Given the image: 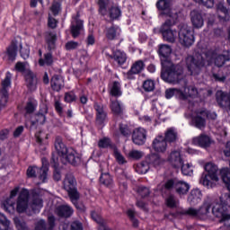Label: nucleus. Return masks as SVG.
Segmentation results:
<instances>
[{
	"label": "nucleus",
	"mask_w": 230,
	"mask_h": 230,
	"mask_svg": "<svg viewBox=\"0 0 230 230\" xmlns=\"http://www.w3.org/2000/svg\"><path fill=\"white\" fill-rule=\"evenodd\" d=\"M230 60V51L226 50L223 54H218L215 50H207L206 52H196L185 58V66L190 76H199L202 69L209 67L211 64L217 67H222L226 62Z\"/></svg>",
	"instance_id": "nucleus-1"
},
{
	"label": "nucleus",
	"mask_w": 230,
	"mask_h": 230,
	"mask_svg": "<svg viewBox=\"0 0 230 230\" xmlns=\"http://www.w3.org/2000/svg\"><path fill=\"white\" fill-rule=\"evenodd\" d=\"M161 77L168 84H179L182 80V67L170 60L162 61Z\"/></svg>",
	"instance_id": "nucleus-2"
},
{
	"label": "nucleus",
	"mask_w": 230,
	"mask_h": 230,
	"mask_svg": "<svg viewBox=\"0 0 230 230\" xmlns=\"http://www.w3.org/2000/svg\"><path fill=\"white\" fill-rule=\"evenodd\" d=\"M205 170L208 174L203 173L199 179V183L206 188H215L214 182H218V166L213 163H208L205 165Z\"/></svg>",
	"instance_id": "nucleus-3"
},
{
	"label": "nucleus",
	"mask_w": 230,
	"mask_h": 230,
	"mask_svg": "<svg viewBox=\"0 0 230 230\" xmlns=\"http://www.w3.org/2000/svg\"><path fill=\"white\" fill-rule=\"evenodd\" d=\"M211 206H213L211 200L207 199L198 209L195 208H189L187 210L181 212V215H188L189 217L198 218L199 220H208V218L211 217Z\"/></svg>",
	"instance_id": "nucleus-4"
},
{
	"label": "nucleus",
	"mask_w": 230,
	"mask_h": 230,
	"mask_svg": "<svg viewBox=\"0 0 230 230\" xmlns=\"http://www.w3.org/2000/svg\"><path fill=\"white\" fill-rule=\"evenodd\" d=\"M164 190L172 191L174 190L178 195H186L190 191V184L175 179H170L165 183L158 184L157 190L164 193Z\"/></svg>",
	"instance_id": "nucleus-5"
},
{
	"label": "nucleus",
	"mask_w": 230,
	"mask_h": 230,
	"mask_svg": "<svg viewBox=\"0 0 230 230\" xmlns=\"http://www.w3.org/2000/svg\"><path fill=\"white\" fill-rule=\"evenodd\" d=\"M63 188L67 191L71 202L76 204V201L80 199V193H78V190L76 189V179L73 173L68 172L66 174L63 181Z\"/></svg>",
	"instance_id": "nucleus-6"
},
{
	"label": "nucleus",
	"mask_w": 230,
	"mask_h": 230,
	"mask_svg": "<svg viewBox=\"0 0 230 230\" xmlns=\"http://www.w3.org/2000/svg\"><path fill=\"white\" fill-rule=\"evenodd\" d=\"M176 21L177 19H167L160 27V33L164 40L171 44H173L177 40V36L179 35L177 30L172 29V26H175Z\"/></svg>",
	"instance_id": "nucleus-7"
},
{
	"label": "nucleus",
	"mask_w": 230,
	"mask_h": 230,
	"mask_svg": "<svg viewBox=\"0 0 230 230\" xmlns=\"http://www.w3.org/2000/svg\"><path fill=\"white\" fill-rule=\"evenodd\" d=\"M213 94L212 90L197 89L195 85H189L181 91V100H188V98H199V100H206L208 96Z\"/></svg>",
	"instance_id": "nucleus-8"
},
{
	"label": "nucleus",
	"mask_w": 230,
	"mask_h": 230,
	"mask_svg": "<svg viewBox=\"0 0 230 230\" xmlns=\"http://www.w3.org/2000/svg\"><path fill=\"white\" fill-rule=\"evenodd\" d=\"M179 30L178 37L180 44H181L183 48H190V46H193L195 36L193 35L191 27L188 26V24L181 23Z\"/></svg>",
	"instance_id": "nucleus-9"
},
{
	"label": "nucleus",
	"mask_w": 230,
	"mask_h": 230,
	"mask_svg": "<svg viewBox=\"0 0 230 230\" xmlns=\"http://www.w3.org/2000/svg\"><path fill=\"white\" fill-rule=\"evenodd\" d=\"M206 119H217V113L211 112L206 109L196 111V116L193 117L192 121L196 128H205Z\"/></svg>",
	"instance_id": "nucleus-10"
},
{
	"label": "nucleus",
	"mask_w": 230,
	"mask_h": 230,
	"mask_svg": "<svg viewBox=\"0 0 230 230\" xmlns=\"http://www.w3.org/2000/svg\"><path fill=\"white\" fill-rule=\"evenodd\" d=\"M15 69L23 73L27 86L31 91H35L37 89V75L31 70H26L24 63L18 62L15 65Z\"/></svg>",
	"instance_id": "nucleus-11"
},
{
	"label": "nucleus",
	"mask_w": 230,
	"mask_h": 230,
	"mask_svg": "<svg viewBox=\"0 0 230 230\" xmlns=\"http://www.w3.org/2000/svg\"><path fill=\"white\" fill-rule=\"evenodd\" d=\"M49 171V167L48 165V161L46 159H42V166L39 168L37 166H30L27 169V176L28 177H37V173H39V179L42 182H46V179H48V172Z\"/></svg>",
	"instance_id": "nucleus-12"
},
{
	"label": "nucleus",
	"mask_w": 230,
	"mask_h": 230,
	"mask_svg": "<svg viewBox=\"0 0 230 230\" xmlns=\"http://www.w3.org/2000/svg\"><path fill=\"white\" fill-rule=\"evenodd\" d=\"M12 85V74L6 73L5 78L2 80L0 89V107H5L8 103V90Z\"/></svg>",
	"instance_id": "nucleus-13"
},
{
	"label": "nucleus",
	"mask_w": 230,
	"mask_h": 230,
	"mask_svg": "<svg viewBox=\"0 0 230 230\" xmlns=\"http://www.w3.org/2000/svg\"><path fill=\"white\" fill-rule=\"evenodd\" d=\"M156 8L161 12L160 15L163 17L177 19V13H173L172 10V0H159L156 3Z\"/></svg>",
	"instance_id": "nucleus-14"
},
{
	"label": "nucleus",
	"mask_w": 230,
	"mask_h": 230,
	"mask_svg": "<svg viewBox=\"0 0 230 230\" xmlns=\"http://www.w3.org/2000/svg\"><path fill=\"white\" fill-rule=\"evenodd\" d=\"M30 200V191L22 189L18 196L16 202V211L18 213H24L28 209V202Z\"/></svg>",
	"instance_id": "nucleus-15"
},
{
	"label": "nucleus",
	"mask_w": 230,
	"mask_h": 230,
	"mask_svg": "<svg viewBox=\"0 0 230 230\" xmlns=\"http://www.w3.org/2000/svg\"><path fill=\"white\" fill-rule=\"evenodd\" d=\"M61 163L63 164H73V166H76L80 164V157L76 154V151L73 149H69L67 153L61 157Z\"/></svg>",
	"instance_id": "nucleus-16"
},
{
	"label": "nucleus",
	"mask_w": 230,
	"mask_h": 230,
	"mask_svg": "<svg viewBox=\"0 0 230 230\" xmlns=\"http://www.w3.org/2000/svg\"><path fill=\"white\" fill-rule=\"evenodd\" d=\"M132 141L135 145H145L146 143V129L143 128H135L132 133Z\"/></svg>",
	"instance_id": "nucleus-17"
},
{
	"label": "nucleus",
	"mask_w": 230,
	"mask_h": 230,
	"mask_svg": "<svg viewBox=\"0 0 230 230\" xmlns=\"http://www.w3.org/2000/svg\"><path fill=\"white\" fill-rule=\"evenodd\" d=\"M152 146L155 152H157L158 154H164L166 152V148H168V144L166 143L164 137L158 136L153 140Z\"/></svg>",
	"instance_id": "nucleus-18"
},
{
	"label": "nucleus",
	"mask_w": 230,
	"mask_h": 230,
	"mask_svg": "<svg viewBox=\"0 0 230 230\" xmlns=\"http://www.w3.org/2000/svg\"><path fill=\"white\" fill-rule=\"evenodd\" d=\"M48 222L49 225L46 223V220L40 219L35 223V230H53V227H55V217L49 216Z\"/></svg>",
	"instance_id": "nucleus-19"
},
{
	"label": "nucleus",
	"mask_w": 230,
	"mask_h": 230,
	"mask_svg": "<svg viewBox=\"0 0 230 230\" xmlns=\"http://www.w3.org/2000/svg\"><path fill=\"white\" fill-rule=\"evenodd\" d=\"M216 100L223 109H228L230 111V95L223 91H217L216 93Z\"/></svg>",
	"instance_id": "nucleus-20"
},
{
	"label": "nucleus",
	"mask_w": 230,
	"mask_h": 230,
	"mask_svg": "<svg viewBox=\"0 0 230 230\" xmlns=\"http://www.w3.org/2000/svg\"><path fill=\"white\" fill-rule=\"evenodd\" d=\"M192 143L194 145L201 146V148H208V146H211L213 140H211V137H209V136L201 134L199 137H194Z\"/></svg>",
	"instance_id": "nucleus-21"
},
{
	"label": "nucleus",
	"mask_w": 230,
	"mask_h": 230,
	"mask_svg": "<svg viewBox=\"0 0 230 230\" xmlns=\"http://www.w3.org/2000/svg\"><path fill=\"white\" fill-rule=\"evenodd\" d=\"M46 114H48V108H44L43 113L40 111L33 115L31 120V127L44 125V123H46Z\"/></svg>",
	"instance_id": "nucleus-22"
},
{
	"label": "nucleus",
	"mask_w": 230,
	"mask_h": 230,
	"mask_svg": "<svg viewBox=\"0 0 230 230\" xmlns=\"http://www.w3.org/2000/svg\"><path fill=\"white\" fill-rule=\"evenodd\" d=\"M168 161L171 163L173 168H181V166H182V158L181 157V152L172 151L168 156Z\"/></svg>",
	"instance_id": "nucleus-23"
},
{
	"label": "nucleus",
	"mask_w": 230,
	"mask_h": 230,
	"mask_svg": "<svg viewBox=\"0 0 230 230\" xmlns=\"http://www.w3.org/2000/svg\"><path fill=\"white\" fill-rule=\"evenodd\" d=\"M190 21L194 28H202V26H204V19L198 10L190 12Z\"/></svg>",
	"instance_id": "nucleus-24"
},
{
	"label": "nucleus",
	"mask_w": 230,
	"mask_h": 230,
	"mask_svg": "<svg viewBox=\"0 0 230 230\" xmlns=\"http://www.w3.org/2000/svg\"><path fill=\"white\" fill-rule=\"evenodd\" d=\"M146 161L149 163V164L155 166V168H157L158 166H163V164H164V159L161 157V155L157 153H153L147 155Z\"/></svg>",
	"instance_id": "nucleus-25"
},
{
	"label": "nucleus",
	"mask_w": 230,
	"mask_h": 230,
	"mask_svg": "<svg viewBox=\"0 0 230 230\" xmlns=\"http://www.w3.org/2000/svg\"><path fill=\"white\" fill-rule=\"evenodd\" d=\"M73 208L67 205H61L56 208V213L58 217L62 218H69L73 215Z\"/></svg>",
	"instance_id": "nucleus-26"
},
{
	"label": "nucleus",
	"mask_w": 230,
	"mask_h": 230,
	"mask_svg": "<svg viewBox=\"0 0 230 230\" xmlns=\"http://www.w3.org/2000/svg\"><path fill=\"white\" fill-rule=\"evenodd\" d=\"M84 29V22L78 18H75V21L72 22L71 25V33L74 39H76L78 35H80V31Z\"/></svg>",
	"instance_id": "nucleus-27"
},
{
	"label": "nucleus",
	"mask_w": 230,
	"mask_h": 230,
	"mask_svg": "<svg viewBox=\"0 0 230 230\" xmlns=\"http://www.w3.org/2000/svg\"><path fill=\"white\" fill-rule=\"evenodd\" d=\"M51 89L56 93H60L64 89V79L59 75H54L50 81Z\"/></svg>",
	"instance_id": "nucleus-28"
},
{
	"label": "nucleus",
	"mask_w": 230,
	"mask_h": 230,
	"mask_svg": "<svg viewBox=\"0 0 230 230\" xmlns=\"http://www.w3.org/2000/svg\"><path fill=\"white\" fill-rule=\"evenodd\" d=\"M51 163H53L54 166V174L53 179L57 182L62 179V174L60 173V170L58 169V154H52Z\"/></svg>",
	"instance_id": "nucleus-29"
},
{
	"label": "nucleus",
	"mask_w": 230,
	"mask_h": 230,
	"mask_svg": "<svg viewBox=\"0 0 230 230\" xmlns=\"http://www.w3.org/2000/svg\"><path fill=\"white\" fill-rule=\"evenodd\" d=\"M202 200V192L199 190H193L190 191V194L188 197V201L191 206H197L198 204H200V201Z\"/></svg>",
	"instance_id": "nucleus-30"
},
{
	"label": "nucleus",
	"mask_w": 230,
	"mask_h": 230,
	"mask_svg": "<svg viewBox=\"0 0 230 230\" xmlns=\"http://www.w3.org/2000/svg\"><path fill=\"white\" fill-rule=\"evenodd\" d=\"M55 148L58 154V155L62 158L63 155L67 154L68 150L66 145L62 142V138L60 137H56L55 141Z\"/></svg>",
	"instance_id": "nucleus-31"
},
{
	"label": "nucleus",
	"mask_w": 230,
	"mask_h": 230,
	"mask_svg": "<svg viewBox=\"0 0 230 230\" xmlns=\"http://www.w3.org/2000/svg\"><path fill=\"white\" fill-rule=\"evenodd\" d=\"M43 206V201L40 196L37 194L32 195V202L31 208L34 213H39Z\"/></svg>",
	"instance_id": "nucleus-32"
},
{
	"label": "nucleus",
	"mask_w": 230,
	"mask_h": 230,
	"mask_svg": "<svg viewBox=\"0 0 230 230\" xmlns=\"http://www.w3.org/2000/svg\"><path fill=\"white\" fill-rule=\"evenodd\" d=\"M158 53L160 57H162L161 62L163 63L164 60H168V57H170V54L172 53V48L170 45L166 44L160 45Z\"/></svg>",
	"instance_id": "nucleus-33"
},
{
	"label": "nucleus",
	"mask_w": 230,
	"mask_h": 230,
	"mask_svg": "<svg viewBox=\"0 0 230 230\" xmlns=\"http://www.w3.org/2000/svg\"><path fill=\"white\" fill-rule=\"evenodd\" d=\"M6 55L8 57V60H11V62H13V60H15V58L17 57V42L16 41H12V43L6 49Z\"/></svg>",
	"instance_id": "nucleus-34"
},
{
	"label": "nucleus",
	"mask_w": 230,
	"mask_h": 230,
	"mask_svg": "<svg viewBox=\"0 0 230 230\" xmlns=\"http://www.w3.org/2000/svg\"><path fill=\"white\" fill-rule=\"evenodd\" d=\"M45 40L48 45V49L51 51V49H55V42H57V34L53 32H47L45 36Z\"/></svg>",
	"instance_id": "nucleus-35"
},
{
	"label": "nucleus",
	"mask_w": 230,
	"mask_h": 230,
	"mask_svg": "<svg viewBox=\"0 0 230 230\" xmlns=\"http://www.w3.org/2000/svg\"><path fill=\"white\" fill-rule=\"evenodd\" d=\"M4 209L7 211V213H13L15 211V199L7 198L3 202Z\"/></svg>",
	"instance_id": "nucleus-36"
},
{
	"label": "nucleus",
	"mask_w": 230,
	"mask_h": 230,
	"mask_svg": "<svg viewBox=\"0 0 230 230\" xmlns=\"http://www.w3.org/2000/svg\"><path fill=\"white\" fill-rule=\"evenodd\" d=\"M143 67H145V63L142 60H138L132 65L128 75H138L140 71H143Z\"/></svg>",
	"instance_id": "nucleus-37"
},
{
	"label": "nucleus",
	"mask_w": 230,
	"mask_h": 230,
	"mask_svg": "<svg viewBox=\"0 0 230 230\" xmlns=\"http://www.w3.org/2000/svg\"><path fill=\"white\" fill-rule=\"evenodd\" d=\"M148 170H150V163L146 161H146L140 162L136 167V172L140 174L147 173Z\"/></svg>",
	"instance_id": "nucleus-38"
},
{
	"label": "nucleus",
	"mask_w": 230,
	"mask_h": 230,
	"mask_svg": "<svg viewBox=\"0 0 230 230\" xmlns=\"http://www.w3.org/2000/svg\"><path fill=\"white\" fill-rule=\"evenodd\" d=\"M217 12L219 19L226 20L227 18V15H229V10L226 6H224V4L219 3L217 5Z\"/></svg>",
	"instance_id": "nucleus-39"
},
{
	"label": "nucleus",
	"mask_w": 230,
	"mask_h": 230,
	"mask_svg": "<svg viewBox=\"0 0 230 230\" xmlns=\"http://www.w3.org/2000/svg\"><path fill=\"white\" fill-rule=\"evenodd\" d=\"M113 58L119 66H123L124 62H127V55L120 50H116L113 54Z\"/></svg>",
	"instance_id": "nucleus-40"
},
{
	"label": "nucleus",
	"mask_w": 230,
	"mask_h": 230,
	"mask_svg": "<svg viewBox=\"0 0 230 230\" xmlns=\"http://www.w3.org/2000/svg\"><path fill=\"white\" fill-rule=\"evenodd\" d=\"M164 137L168 143H175V141H177V132H175L173 128H169Z\"/></svg>",
	"instance_id": "nucleus-41"
},
{
	"label": "nucleus",
	"mask_w": 230,
	"mask_h": 230,
	"mask_svg": "<svg viewBox=\"0 0 230 230\" xmlns=\"http://www.w3.org/2000/svg\"><path fill=\"white\" fill-rule=\"evenodd\" d=\"M100 182L101 184L107 186V188H111L113 184L112 176H111L109 172L102 173L100 177Z\"/></svg>",
	"instance_id": "nucleus-42"
},
{
	"label": "nucleus",
	"mask_w": 230,
	"mask_h": 230,
	"mask_svg": "<svg viewBox=\"0 0 230 230\" xmlns=\"http://www.w3.org/2000/svg\"><path fill=\"white\" fill-rule=\"evenodd\" d=\"M40 66H53V54L51 52L44 54V58L39 60Z\"/></svg>",
	"instance_id": "nucleus-43"
},
{
	"label": "nucleus",
	"mask_w": 230,
	"mask_h": 230,
	"mask_svg": "<svg viewBox=\"0 0 230 230\" xmlns=\"http://www.w3.org/2000/svg\"><path fill=\"white\" fill-rule=\"evenodd\" d=\"M221 205L225 208H230V193L229 191H223L219 197Z\"/></svg>",
	"instance_id": "nucleus-44"
},
{
	"label": "nucleus",
	"mask_w": 230,
	"mask_h": 230,
	"mask_svg": "<svg viewBox=\"0 0 230 230\" xmlns=\"http://www.w3.org/2000/svg\"><path fill=\"white\" fill-rule=\"evenodd\" d=\"M13 223L17 230H30L28 226H26V222H24L23 218L14 217Z\"/></svg>",
	"instance_id": "nucleus-45"
},
{
	"label": "nucleus",
	"mask_w": 230,
	"mask_h": 230,
	"mask_svg": "<svg viewBox=\"0 0 230 230\" xmlns=\"http://www.w3.org/2000/svg\"><path fill=\"white\" fill-rule=\"evenodd\" d=\"M111 109L116 116H120V114H123V110L121 109V105H119V102L118 101H111Z\"/></svg>",
	"instance_id": "nucleus-46"
},
{
	"label": "nucleus",
	"mask_w": 230,
	"mask_h": 230,
	"mask_svg": "<svg viewBox=\"0 0 230 230\" xmlns=\"http://www.w3.org/2000/svg\"><path fill=\"white\" fill-rule=\"evenodd\" d=\"M111 96H121V85L119 82L115 81L111 89Z\"/></svg>",
	"instance_id": "nucleus-47"
},
{
	"label": "nucleus",
	"mask_w": 230,
	"mask_h": 230,
	"mask_svg": "<svg viewBox=\"0 0 230 230\" xmlns=\"http://www.w3.org/2000/svg\"><path fill=\"white\" fill-rule=\"evenodd\" d=\"M182 90L179 88H169L165 91V98L170 100L175 94H179L181 97Z\"/></svg>",
	"instance_id": "nucleus-48"
},
{
	"label": "nucleus",
	"mask_w": 230,
	"mask_h": 230,
	"mask_svg": "<svg viewBox=\"0 0 230 230\" xmlns=\"http://www.w3.org/2000/svg\"><path fill=\"white\" fill-rule=\"evenodd\" d=\"M180 168H181V172L183 175H191V173H193V167L190 164H184L182 162Z\"/></svg>",
	"instance_id": "nucleus-49"
},
{
	"label": "nucleus",
	"mask_w": 230,
	"mask_h": 230,
	"mask_svg": "<svg viewBox=\"0 0 230 230\" xmlns=\"http://www.w3.org/2000/svg\"><path fill=\"white\" fill-rule=\"evenodd\" d=\"M143 89L146 93H150L155 89V84L154 83L153 80H146L143 84Z\"/></svg>",
	"instance_id": "nucleus-50"
},
{
	"label": "nucleus",
	"mask_w": 230,
	"mask_h": 230,
	"mask_svg": "<svg viewBox=\"0 0 230 230\" xmlns=\"http://www.w3.org/2000/svg\"><path fill=\"white\" fill-rule=\"evenodd\" d=\"M10 227V221L4 214L0 213V230L7 229Z\"/></svg>",
	"instance_id": "nucleus-51"
},
{
	"label": "nucleus",
	"mask_w": 230,
	"mask_h": 230,
	"mask_svg": "<svg viewBox=\"0 0 230 230\" xmlns=\"http://www.w3.org/2000/svg\"><path fill=\"white\" fill-rule=\"evenodd\" d=\"M118 29L115 27H110L106 31V37L109 40H114L116 39Z\"/></svg>",
	"instance_id": "nucleus-52"
},
{
	"label": "nucleus",
	"mask_w": 230,
	"mask_h": 230,
	"mask_svg": "<svg viewBox=\"0 0 230 230\" xmlns=\"http://www.w3.org/2000/svg\"><path fill=\"white\" fill-rule=\"evenodd\" d=\"M137 193L142 197V199H146V197H148L150 195V189L146 187L140 186L137 190Z\"/></svg>",
	"instance_id": "nucleus-53"
},
{
	"label": "nucleus",
	"mask_w": 230,
	"mask_h": 230,
	"mask_svg": "<svg viewBox=\"0 0 230 230\" xmlns=\"http://www.w3.org/2000/svg\"><path fill=\"white\" fill-rule=\"evenodd\" d=\"M128 157L137 161V160L141 159V157H143V152L138 151V150H131L128 153Z\"/></svg>",
	"instance_id": "nucleus-54"
},
{
	"label": "nucleus",
	"mask_w": 230,
	"mask_h": 230,
	"mask_svg": "<svg viewBox=\"0 0 230 230\" xmlns=\"http://www.w3.org/2000/svg\"><path fill=\"white\" fill-rule=\"evenodd\" d=\"M199 4H203L207 8H213L215 6V0H194Z\"/></svg>",
	"instance_id": "nucleus-55"
},
{
	"label": "nucleus",
	"mask_w": 230,
	"mask_h": 230,
	"mask_svg": "<svg viewBox=\"0 0 230 230\" xmlns=\"http://www.w3.org/2000/svg\"><path fill=\"white\" fill-rule=\"evenodd\" d=\"M119 132L122 136H125V137H128L131 134L130 128L125 124H119Z\"/></svg>",
	"instance_id": "nucleus-56"
},
{
	"label": "nucleus",
	"mask_w": 230,
	"mask_h": 230,
	"mask_svg": "<svg viewBox=\"0 0 230 230\" xmlns=\"http://www.w3.org/2000/svg\"><path fill=\"white\" fill-rule=\"evenodd\" d=\"M121 15V11L118 7H111L110 10L111 19H118Z\"/></svg>",
	"instance_id": "nucleus-57"
},
{
	"label": "nucleus",
	"mask_w": 230,
	"mask_h": 230,
	"mask_svg": "<svg viewBox=\"0 0 230 230\" xmlns=\"http://www.w3.org/2000/svg\"><path fill=\"white\" fill-rule=\"evenodd\" d=\"M91 217L93 220H94V222L99 224V226H102V224H105V221L103 220V218H102V217L98 215V213H96L95 211H92Z\"/></svg>",
	"instance_id": "nucleus-58"
},
{
	"label": "nucleus",
	"mask_w": 230,
	"mask_h": 230,
	"mask_svg": "<svg viewBox=\"0 0 230 230\" xmlns=\"http://www.w3.org/2000/svg\"><path fill=\"white\" fill-rule=\"evenodd\" d=\"M166 205L168 208H177V199H175V196L170 195L166 199Z\"/></svg>",
	"instance_id": "nucleus-59"
},
{
	"label": "nucleus",
	"mask_w": 230,
	"mask_h": 230,
	"mask_svg": "<svg viewBox=\"0 0 230 230\" xmlns=\"http://www.w3.org/2000/svg\"><path fill=\"white\" fill-rule=\"evenodd\" d=\"M76 101V95L73 92H68L65 93V102L66 103H71Z\"/></svg>",
	"instance_id": "nucleus-60"
},
{
	"label": "nucleus",
	"mask_w": 230,
	"mask_h": 230,
	"mask_svg": "<svg viewBox=\"0 0 230 230\" xmlns=\"http://www.w3.org/2000/svg\"><path fill=\"white\" fill-rule=\"evenodd\" d=\"M212 76L216 82H220L221 84H224V82H226V75L222 73L213 74Z\"/></svg>",
	"instance_id": "nucleus-61"
},
{
	"label": "nucleus",
	"mask_w": 230,
	"mask_h": 230,
	"mask_svg": "<svg viewBox=\"0 0 230 230\" xmlns=\"http://www.w3.org/2000/svg\"><path fill=\"white\" fill-rule=\"evenodd\" d=\"M70 230H84V226L80 221H73L70 225Z\"/></svg>",
	"instance_id": "nucleus-62"
},
{
	"label": "nucleus",
	"mask_w": 230,
	"mask_h": 230,
	"mask_svg": "<svg viewBox=\"0 0 230 230\" xmlns=\"http://www.w3.org/2000/svg\"><path fill=\"white\" fill-rule=\"evenodd\" d=\"M35 103L31 102H28L26 106H25V111H26V114H31L33 112H35Z\"/></svg>",
	"instance_id": "nucleus-63"
},
{
	"label": "nucleus",
	"mask_w": 230,
	"mask_h": 230,
	"mask_svg": "<svg viewBox=\"0 0 230 230\" xmlns=\"http://www.w3.org/2000/svg\"><path fill=\"white\" fill-rule=\"evenodd\" d=\"M98 145H99L100 148H109V146H111V139L103 138L99 141Z\"/></svg>",
	"instance_id": "nucleus-64"
}]
</instances>
